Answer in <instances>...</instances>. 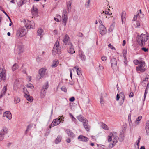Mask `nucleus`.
Masks as SVG:
<instances>
[{"instance_id": "1", "label": "nucleus", "mask_w": 149, "mask_h": 149, "mask_svg": "<svg viewBox=\"0 0 149 149\" xmlns=\"http://www.w3.org/2000/svg\"><path fill=\"white\" fill-rule=\"evenodd\" d=\"M118 140V137L117 133L115 132H111L108 136V142H111L109 145L110 148H113L117 143Z\"/></svg>"}, {"instance_id": "2", "label": "nucleus", "mask_w": 149, "mask_h": 149, "mask_svg": "<svg viewBox=\"0 0 149 149\" xmlns=\"http://www.w3.org/2000/svg\"><path fill=\"white\" fill-rule=\"evenodd\" d=\"M149 39V36L147 34H142L137 37V42L141 46H143L145 42Z\"/></svg>"}, {"instance_id": "3", "label": "nucleus", "mask_w": 149, "mask_h": 149, "mask_svg": "<svg viewBox=\"0 0 149 149\" xmlns=\"http://www.w3.org/2000/svg\"><path fill=\"white\" fill-rule=\"evenodd\" d=\"M61 47L59 46V42L57 40L55 42L52 54L53 55H55L56 53L59 54L61 53Z\"/></svg>"}, {"instance_id": "4", "label": "nucleus", "mask_w": 149, "mask_h": 149, "mask_svg": "<svg viewBox=\"0 0 149 149\" xmlns=\"http://www.w3.org/2000/svg\"><path fill=\"white\" fill-rule=\"evenodd\" d=\"M137 71H139L143 72L145 70V62L142 60L139 61V66L136 67Z\"/></svg>"}, {"instance_id": "5", "label": "nucleus", "mask_w": 149, "mask_h": 149, "mask_svg": "<svg viewBox=\"0 0 149 149\" xmlns=\"http://www.w3.org/2000/svg\"><path fill=\"white\" fill-rule=\"evenodd\" d=\"M48 83L46 82L42 87L40 93V96L41 98H44L46 94L47 91V89L48 87Z\"/></svg>"}, {"instance_id": "6", "label": "nucleus", "mask_w": 149, "mask_h": 149, "mask_svg": "<svg viewBox=\"0 0 149 149\" xmlns=\"http://www.w3.org/2000/svg\"><path fill=\"white\" fill-rule=\"evenodd\" d=\"M27 30L24 29V28H22L17 31V32L16 36L17 37H21L25 35L26 33Z\"/></svg>"}, {"instance_id": "7", "label": "nucleus", "mask_w": 149, "mask_h": 149, "mask_svg": "<svg viewBox=\"0 0 149 149\" xmlns=\"http://www.w3.org/2000/svg\"><path fill=\"white\" fill-rule=\"evenodd\" d=\"M99 22L102 24V22L101 20L99 21ZM99 30L100 33L102 35H105L107 32V30L106 28L102 24H101L99 26Z\"/></svg>"}, {"instance_id": "8", "label": "nucleus", "mask_w": 149, "mask_h": 149, "mask_svg": "<svg viewBox=\"0 0 149 149\" xmlns=\"http://www.w3.org/2000/svg\"><path fill=\"white\" fill-rule=\"evenodd\" d=\"M64 118H63V116H62L61 117H60L58 119L57 118L54 120L51 124V126L54 127L58 125L61 122L62 119H63Z\"/></svg>"}, {"instance_id": "9", "label": "nucleus", "mask_w": 149, "mask_h": 149, "mask_svg": "<svg viewBox=\"0 0 149 149\" xmlns=\"http://www.w3.org/2000/svg\"><path fill=\"white\" fill-rule=\"evenodd\" d=\"M5 71L2 68L0 69V82L2 80L5 81Z\"/></svg>"}, {"instance_id": "10", "label": "nucleus", "mask_w": 149, "mask_h": 149, "mask_svg": "<svg viewBox=\"0 0 149 149\" xmlns=\"http://www.w3.org/2000/svg\"><path fill=\"white\" fill-rule=\"evenodd\" d=\"M63 41L65 45H69L70 43V39L68 35L66 34L64 37Z\"/></svg>"}, {"instance_id": "11", "label": "nucleus", "mask_w": 149, "mask_h": 149, "mask_svg": "<svg viewBox=\"0 0 149 149\" xmlns=\"http://www.w3.org/2000/svg\"><path fill=\"white\" fill-rule=\"evenodd\" d=\"M111 67L113 70H116L117 68V62L116 60L114 58H113L111 60Z\"/></svg>"}, {"instance_id": "12", "label": "nucleus", "mask_w": 149, "mask_h": 149, "mask_svg": "<svg viewBox=\"0 0 149 149\" xmlns=\"http://www.w3.org/2000/svg\"><path fill=\"white\" fill-rule=\"evenodd\" d=\"M16 47H17V50L20 54L23 52L24 50V49L23 45L21 43H19L18 44L16 45Z\"/></svg>"}, {"instance_id": "13", "label": "nucleus", "mask_w": 149, "mask_h": 149, "mask_svg": "<svg viewBox=\"0 0 149 149\" xmlns=\"http://www.w3.org/2000/svg\"><path fill=\"white\" fill-rule=\"evenodd\" d=\"M3 117H6L9 120H11L12 118V115L11 112L9 111H7L5 112L3 115Z\"/></svg>"}, {"instance_id": "14", "label": "nucleus", "mask_w": 149, "mask_h": 149, "mask_svg": "<svg viewBox=\"0 0 149 149\" xmlns=\"http://www.w3.org/2000/svg\"><path fill=\"white\" fill-rule=\"evenodd\" d=\"M31 12L34 16H37L38 15V9L36 8H35L34 6H33L32 8L31 9Z\"/></svg>"}, {"instance_id": "15", "label": "nucleus", "mask_w": 149, "mask_h": 149, "mask_svg": "<svg viewBox=\"0 0 149 149\" xmlns=\"http://www.w3.org/2000/svg\"><path fill=\"white\" fill-rule=\"evenodd\" d=\"M8 132V129L6 127H4L0 132V134L3 135V136L6 134Z\"/></svg>"}, {"instance_id": "16", "label": "nucleus", "mask_w": 149, "mask_h": 149, "mask_svg": "<svg viewBox=\"0 0 149 149\" xmlns=\"http://www.w3.org/2000/svg\"><path fill=\"white\" fill-rule=\"evenodd\" d=\"M126 13L125 12H123L121 15V20L122 24H124L125 23L126 18Z\"/></svg>"}, {"instance_id": "17", "label": "nucleus", "mask_w": 149, "mask_h": 149, "mask_svg": "<svg viewBox=\"0 0 149 149\" xmlns=\"http://www.w3.org/2000/svg\"><path fill=\"white\" fill-rule=\"evenodd\" d=\"M79 141L83 142H86L88 140V139L87 137L82 135H80L78 138Z\"/></svg>"}, {"instance_id": "18", "label": "nucleus", "mask_w": 149, "mask_h": 149, "mask_svg": "<svg viewBox=\"0 0 149 149\" xmlns=\"http://www.w3.org/2000/svg\"><path fill=\"white\" fill-rule=\"evenodd\" d=\"M7 90L6 86H4L1 92L0 95V99H1L3 96L6 93Z\"/></svg>"}, {"instance_id": "19", "label": "nucleus", "mask_w": 149, "mask_h": 149, "mask_svg": "<svg viewBox=\"0 0 149 149\" xmlns=\"http://www.w3.org/2000/svg\"><path fill=\"white\" fill-rule=\"evenodd\" d=\"M77 119L80 121L83 122V123L87 121V120L82 115H79L77 117Z\"/></svg>"}, {"instance_id": "20", "label": "nucleus", "mask_w": 149, "mask_h": 149, "mask_svg": "<svg viewBox=\"0 0 149 149\" xmlns=\"http://www.w3.org/2000/svg\"><path fill=\"white\" fill-rule=\"evenodd\" d=\"M68 45L69 46V49L68 51V53L72 54L74 53L75 52V51L74 50L73 45L72 43Z\"/></svg>"}, {"instance_id": "21", "label": "nucleus", "mask_w": 149, "mask_h": 149, "mask_svg": "<svg viewBox=\"0 0 149 149\" xmlns=\"http://www.w3.org/2000/svg\"><path fill=\"white\" fill-rule=\"evenodd\" d=\"M46 70V69L43 68H41L39 70V74H40V77H44L45 74Z\"/></svg>"}, {"instance_id": "22", "label": "nucleus", "mask_w": 149, "mask_h": 149, "mask_svg": "<svg viewBox=\"0 0 149 149\" xmlns=\"http://www.w3.org/2000/svg\"><path fill=\"white\" fill-rule=\"evenodd\" d=\"M62 22H63L64 25H66V23L67 21L68 17L67 15H63L62 16Z\"/></svg>"}, {"instance_id": "23", "label": "nucleus", "mask_w": 149, "mask_h": 149, "mask_svg": "<svg viewBox=\"0 0 149 149\" xmlns=\"http://www.w3.org/2000/svg\"><path fill=\"white\" fill-rule=\"evenodd\" d=\"M88 122L87 120V121L84 122L83 123V125L86 130L89 131L90 129V127L88 125Z\"/></svg>"}, {"instance_id": "24", "label": "nucleus", "mask_w": 149, "mask_h": 149, "mask_svg": "<svg viewBox=\"0 0 149 149\" xmlns=\"http://www.w3.org/2000/svg\"><path fill=\"white\" fill-rule=\"evenodd\" d=\"M79 55L80 58L82 60H85V56L83 52L81 51H79Z\"/></svg>"}, {"instance_id": "25", "label": "nucleus", "mask_w": 149, "mask_h": 149, "mask_svg": "<svg viewBox=\"0 0 149 149\" xmlns=\"http://www.w3.org/2000/svg\"><path fill=\"white\" fill-rule=\"evenodd\" d=\"M102 14H103V15L105 16L106 18H107V16H110L112 14V13H110L108 11H102L101 12Z\"/></svg>"}, {"instance_id": "26", "label": "nucleus", "mask_w": 149, "mask_h": 149, "mask_svg": "<svg viewBox=\"0 0 149 149\" xmlns=\"http://www.w3.org/2000/svg\"><path fill=\"white\" fill-rule=\"evenodd\" d=\"M127 50L125 49H124L123 51V56L124 58V62L125 64H127V58H126V54H127Z\"/></svg>"}, {"instance_id": "27", "label": "nucleus", "mask_w": 149, "mask_h": 149, "mask_svg": "<svg viewBox=\"0 0 149 149\" xmlns=\"http://www.w3.org/2000/svg\"><path fill=\"white\" fill-rule=\"evenodd\" d=\"M142 84L143 86H145L146 85L149 84V83L148 81V78L147 77H146L145 79L142 81Z\"/></svg>"}, {"instance_id": "28", "label": "nucleus", "mask_w": 149, "mask_h": 149, "mask_svg": "<svg viewBox=\"0 0 149 149\" xmlns=\"http://www.w3.org/2000/svg\"><path fill=\"white\" fill-rule=\"evenodd\" d=\"M37 32L38 35L40 36V38H41L43 35V30L41 28H39Z\"/></svg>"}, {"instance_id": "29", "label": "nucleus", "mask_w": 149, "mask_h": 149, "mask_svg": "<svg viewBox=\"0 0 149 149\" xmlns=\"http://www.w3.org/2000/svg\"><path fill=\"white\" fill-rule=\"evenodd\" d=\"M145 129L146 134L149 135V121L146 123Z\"/></svg>"}, {"instance_id": "30", "label": "nucleus", "mask_w": 149, "mask_h": 149, "mask_svg": "<svg viewBox=\"0 0 149 149\" xmlns=\"http://www.w3.org/2000/svg\"><path fill=\"white\" fill-rule=\"evenodd\" d=\"M30 26V28L34 29L35 28V24L33 21H29V27Z\"/></svg>"}, {"instance_id": "31", "label": "nucleus", "mask_w": 149, "mask_h": 149, "mask_svg": "<svg viewBox=\"0 0 149 149\" xmlns=\"http://www.w3.org/2000/svg\"><path fill=\"white\" fill-rule=\"evenodd\" d=\"M23 92L24 93V97L27 100H28V92L26 88H23Z\"/></svg>"}, {"instance_id": "32", "label": "nucleus", "mask_w": 149, "mask_h": 149, "mask_svg": "<svg viewBox=\"0 0 149 149\" xmlns=\"http://www.w3.org/2000/svg\"><path fill=\"white\" fill-rule=\"evenodd\" d=\"M66 132L68 136L74 137V134L71 131L69 130H66Z\"/></svg>"}, {"instance_id": "33", "label": "nucleus", "mask_w": 149, "mask_h": 149, "mask_svg": "<svg viewBox=\"0 0 149 149\" xmlns=\"http://www.w3.org/2000/svg\"><path fill=\"white\" fill-rule=\"evenodd\" d=\"M67 7L68 11L69 12L71 10V3L70 1L67 3Z\"/></svg>"}, {"instance_id": "34", "label": "nucleus", "mask_w": 149, "mask_h": 149, "mask_svg": "<svg viewBox=\"0 0 149 149\" xmlns=\"http://www.w3.org/2000/svg\"><path fill=\"white\" fill-rule=\"evenodd\" d=\"M18 68V65L16 63H15L13 65V66L12 67V70L13 71H14L17 69Z\"/></svg>"}, {"instance_id": "35", "label": "nucleus", "mask_w": 149, "mask_h": 149, "mask_svg": "<svg viewBox=\"0 0 149 149\" xmlns=\"http://www.w3.org/2000/svg\"><path fill=\"white\" fill-rule=\"evenodd\" d=\"M101 127L103 129L106 130H108L109 128L105 124L102 123L101 125Z\"/></svg>"}, {"instance_id": "36", "label": "nucleus", "mask_w": 149, "mask_h": 149, "mask_svg": "<svg viewBox=\"0 0 149 149\" xmlns=\"http://www.w3.org/2000/svg\"><path fill=\"white\" fill-rule=\"evenodd\" d=\"M58 64V62L57 61H54L52 65V67H56Z\"/></svg>"}, {"instance_id": "37", "label": "nucleus", "mask_w": 149, "mask_h": 149, "mask_svg": "<svg viewBox=\"0 0 149 149\" xmlns=\"http://www.w3.org/2000/svg\"><path fill=\"white\" fill-rule=\"evenodd\" d=\"M61 140V137L60 136H58L55 140V142L56 144H58L60 142Z\"/></svg>"}, {"instance_id": "38", "label": "nucleus", "mask_w": 149, "mask_h": 149, "mask_svg": "<svg viewBox=\"0 0 149 149\" xmlns=\"http://www.w3.org/2000/svg\"><path fill=\"white\" fill-rule=\"evenodd\" d=\"M97 146L100 149H104L105 147L104 145L100 144H97Z\"/></svg>"}, {"instance_id": "39", "label": "nucleus", "mask_w": 149, "mask_h": 149, "mask_svg": "<svg viewBox=\"0 0 149 149\" xmlns=\"http://www.w3.org/2000/svg\"><path fill=\"white\" fill-rule=\"evenodd\" d=\"M69 116L70 118H72V120L73 121H75L76 120V119L74 117L73 115L71 113H69Z\"/></svg>"}, {"instance_id": "40", "label": "nucleus", "mask_w": 149, "mask_h": 149, "mask_svg": "<svg viewBox=\"0 0 149 149\" xmlns=\"http://www.w3.org/2000/svg\"><path fill=\"white\" fill-rule=\"evenodd\" d=\"M15 102V103L17 104L19 103L20 101V99L19 98L16 97L15 98L14 100Z\"/></svg>"}, {"instance_id": "41", "label": "nucleus", "mask_w": 149, "mask_h": 149, "mask_svg": "<svg viewBox=\"0 0 149 149\" xmlns=\"http://www.w3.org/2000/svg\"><path fill=\"white\" fill-rule=\"evenodd\" d=\"M33 100V98L32 97L30 96L29 95V102H32Z\"/></svg>"}, {"instance_id": "42", "label": "nucleus", "mask_w": 149, "mask_h": 149, "mask_svg": "<svg viewBox=\"0 0 149 149\" xmlns=\"http://www.w3.org/2000/svg\"><path fill=\"white\" fill-rule=\"evenodd\" d=\"M141 138H139L138 139V140L136 141V145L137 146V148H139V143L140 140Z\"/></svg>"}, {"instance_id": "43", "label": "nucleus", "mask_w": 149, "mask_h": 149, "mask_svg": "<svg viewBox=\"0 0 149 149\" xmlns=\"http://www.w3.org/2000/svg\"><path fill=\"white\" fill-rule=\"evenodd\" d=\"M78 69L79 68L78 66H76L74 67L72 69V70L73 71L76 72H77V71Z\"/></svg>"}, {"instance_id": "44", "label": "nucleus", "mask_w": 149, "mask_h": 149, "mask_svg": "<svg viewBox=\"0 0 149 149\" xmlns=\"http://www.w3.org/2000/svg\"><path fill=\"white\" fill-rule=\"evenodd\" d=\"M61 90L64 92H66L67 89L66 87L65 86H63L61 88Z\"/></svg>"}, {"instance_id": "45", "label": "nucleus", "mask_w": 149, "mask_h": 149, "mask_svg": "<svg viewBox=\"0 0 149 149\" xmlns=\"http://www.w3.org/2000/svg\"><path fill=\"white\" fill-rule=\"evenodd\" d=\"M135 27H137L140 26V23L139 22H136L135 24H134Z\"/></svg>"}, {"instance_id": "46", "label": "nucleus", "mask_w": 149, "mask_h": 149, "mask_svg": "<svg viewBox=\"0 0 149 149\" xmlns=\"http://www.w3.org/2000/svg\"><path fill=\"white\" fill-rule=\"evenodd\" d=\"M33 85L31 83H29V88L32 89L34 88Z\"/></svg>"}, {"instance_id": "47", "label": "nucleus", "mask_w": 149, "mask_h": 149, "mask_svg": "<svg viewBox=\"0 0 149 149\" xmlns=\"http://www.w3.org/2000/svg\"><path fill=\"white\" fill-rule=\"evenodd\" d=\"M24 24H25V27L26 28V29H27V28L28 27V25L26 24V21L25 19H24L23 21Z\"/></svg>"}, {"instance_id": "48", "label": "nucleus", "mask_w": 149, "mask_h": 149, "mask_svg": "<svg viewBox=\"0 0 149 149\" xmlns=\"http://www.w3.org/2000/svg\"><path fill=\"white\" fill-rule=\"evenodd\" d=\"M136 15H134V17L133 21H136L137 19V17H138V15L137 13H137H136Z\"/></svg>"}, {"instance_id": "49", "label": "nucleus", "mask_w": 149, "mask_h": 149, "mask_svg": "<svg viewBox=\"0 0 149 149\" xmlns=\"http://www.w3.org/2000/svg\"><path fill=\"white\" fill-rule=\"evenodd\" d=\"M99 69L101 70H103L104 69V67L101 64H100L99 66Z\"/></svg>"}, {"instance_id": "50", "label": "nucleus", "mask_w": 149, "mask_h": 149, "mask_svg": "<svg viewBox=\"0 0 149 149\" xmlns=\"http://www.w3.org/2000/svg\"><path fill=\"white\" fill-rule=\"evenodd\" d=\"M77 72V74L79 76H80L81 75V71L79 69L78 70Z\"/></svg>"}, {"instance_id": "51", "label": "nucleus", "mask_w": 149, "mask_h": 149, "mask_svg": "<svg viewBox=\"0 0 149 149\" xmlns=\"http://www.w3.org/2000/svg\"><path fill=\"white\" fill-rule=\"evenodd\" d=\"M108 47L111 48L112 49H114L115 50V49L114 47L112 45H111L110 44H109L108 45Z\"/></svg>"}, {"instance_id": "52", "label": "nucleus", "mask_w": 149, "mask_h": 149, "mask_svg": "<svg viewBox=\"0 0 149 149\" xmlns=\"http://www.w3.org/2000/svg\"><path fill=\"white\" fill-rule=\"evenodd\" d=\"M134 64H135L136 65H137L139 63V61L137 60H134Z\"/></svg>"}, {"instance_id": "53", "label": "nucleus", "mask_w": 149, "mask_h": 149, "mask_svg": "<svg viewBox=\"0 0 149 149\" xmlns=\"http://www.w3.org/2000/svg\"><path fill=\"white\" fill-rule=\"evenodd\" d=\"M75 100V98L72 97L69 99V101L70 102H73Z\"/></svg>"}, {"instance_id": "54", "label": "nucleus", "mask_w": 149, "mask_h": 149, "mask_svg": "<svg viewBox=\"0 0 149 149\" xmlns=\"http://www.w3.org/2000/svg\"><path fill=\"white\" fill-rule=\"evenodd\" d=\"M134 95V93L132 92H131L129 95V97H133Z\"/></svg>"}, {"instance_id": "55", "label": "nucleus", "mask_w": 149, "mask_h": 149, "mask_svg": "<svg viewBox=\"0 0 149 149\" xmlns=\"http://www.w3.org/2000/svg\"><path fill=\"white\" fill-rule=\"evenodd\" d=\"M101 59L102 61H105L107 59V57L106 56H102L101 58Z\"/></svg>"}, {"instance_id": "56", "label": "nucleus", "mask_w": 149, "mask_h": 149, "mask_svg": "<svg viewBox=\"0 0 149 149\" xmlns=\"http://www.w3.org/2000/svg\"><path fill=\"white\" fill-rule=\"evenodd\" d=\"M138 15V17H139L140 18H143V15L142 14V13L141 14H139V12H138L137 13Z\"/></svg>"}, {"instance_id": "57", "label": "nucleus", "mask_w": 149, "mask_h": 149, "mask_svg": "<svg viewBox=\"0 0 149 149\" xmlns=\"http://www.w3.org/2000/svg\"><path fill=\"white\" fill-rule=\"evenodd\" d=\"M4 136L0 134V141H2L4 139Z\"/></svg>"}, {"instance_id": "58", "label": "nucleus", "mask_w": 149, "mask_h": 149, "mask_svg": "<svg viewBox=\"0 0 149 149\" xmlns=\"http://www.w3.org/2000/svg\"><path fill=\"white\" fill-rule=\"evenodd\" d=\"M27 0H22L21 2L22 3V5L24 4L27 2Z\"/></svg>"}, {"instance_id": "59", "label": "nucleus", "mask_w": 149, "mask_h": 149, "mask_svg": "<svg viewBox=\"0 0 149 149\" xmlns=\"http://www.w3.org/2000/svg\"><path fill=\"white\" fill-rule=\"evenodd\" d=\"M139 123V121L138 120H136L135 122V126L138 125Z\"/></svg>"}, {"instance_id": "60", "label": "nucleus", "mask_w": 149, "mask_h": 149, "mask_svg": "<svg viewBox=\"0 0 149 149\" xmlns=\"http://www.w3.org/2000/svg\"><path fill=\"white\" fill-rule=\"evenodd\" d=\"M65 15H67V12L66 9H65L63 10V14Z\"/></svg>"}, {"instance_id": "61", "label": "nucleus", "mask_w": 149, "mask_h": 149, "mask_svg": "<svg viewBox=\"0 0 149 149\" xmlns=\"http://www.w3.org/2000/svg\"><path fill=\"white\" fill-rule=\"evenodd\" d=\"M42 60V58H40L39 57H38L36 58L37 61L38 62L41 61Z\"/></svg>"}, {"instance_id": "62", "label": "nucleus", "mask_w": 149, "mask_h": 149, "mask_svg": "<svg viewBox=\"0 0 149 149\" xmlns=\"http://www.w3.org/2000/svg\"><path fill=\"white\" fill-rule=\"evenodd\" d=\"M77 36L78 37H82L83 36V34H82V33H79L78 34Z\"/></svg>"}, {"instance_id": "63", "label": "nucleus", "mask_w": 149, "mask_h": 149, "mask_svg": "<svg viewBox=\"0 0 149 149\" xmlns=\"http://www.w3.org/2000/svg\"><path fill=\"white\" fill-rule=\"evenodd\" d=\"M142 116H139L136 119V120H138L140 121L142 119Z\"/></svg>"}, {"instance_id": "64", "label": "nucleus", "mask_w": 149, "mask_h": 149, "mask_svg": "<svg viewBox=\"0 0 149 149\" xmlns=\"http://www.w3.org/2000/svg\"><path fill=\"white\" fill-rule=\"evenodd\" d=\"M120 98V96L118 94H117L116 96V100L117 101H118Z\"/></svg>"}]
</instances>
